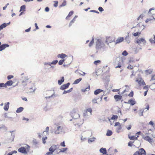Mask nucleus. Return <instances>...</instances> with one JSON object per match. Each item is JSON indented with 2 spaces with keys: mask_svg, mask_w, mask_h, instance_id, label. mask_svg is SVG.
Returning a JSON list of instances; mask_svg holds the SVG:
<instances>
[{
  "mask_svg": "<svg viewBox=\"0 0 155 155\" xmlns=\"http://www.w3.org/2000/svg\"><path fill=\"white\" fill-rule=\"evenodd\" d=\"M140 155V151H137L133 155Z\"/></svg>",
  "mask_w": 155,
  "mask_h": 155,
  "instance_id": "13d9d810",
  "label": "nucleus"
},
{
  "mask_svg": "<svg viewBox=\"0 0 155 155\" xmlns=\"http://www.w3.org/2000/svg\"><path fill=\"white\" fill-rule=\"evenodd\" d=\"M92 102L94 104L97 103V100L95 99H93L92 100Z\"/></svg>",
  "mask_w": 155,
  "mask_h": 155,
  "instance_id": "0e129e2a",
  "label": "nucleus"
},
{
  "mask_svg": "<svg viewBox=\"0 0 155 155\" xmlns=\"http://www.w3.org/2000/svg\"><path fill=\"white\" fill-rule=\"evenodd\" d=\"M98 9L101 12H102L104 10V9L101 7H99L98 8Z\"/></svg>",
  "mask_w": 155,
  "mask_h": 155,
  "instance_id": "bf43d9fd",
  "label": "nucleus"
},
{
  "mask_svg": "<svg viewBox=\"0 0 155 155\" xmlns=\"http://www.w3.org/2000/svg\"><path fill=\"white\" fill-rule=\"evenodd\" d=\"M72 89H73V88H71L70 89L68 90H67V91H64V92H63V94H66L67 93L70 92H71L72 91Z\"/></svg>",
  "mask_w": 155,
  "mask_h": 155,
  "instance_id": "473e14b6",
  "label": "nucleus"
},
{
  "mask_svg": "<svg viewBox=\"0 0 155 155\" xmlns=\"http://www.w3.org/2000/svg\"><path fill=\"white\" fill-rule=\"evenodd\" d=\"M2 87H6L5 84L3 83H0V88Z\"/></svg>",
  "mask_w": 155,
  "mask_h": 155,
  "instance_id": "603ef678",
  "label": "nucleus"
},
{
  "mask_svg": "<svg viewBox=\"0 0 155 155\" xmlns=\"http://www.w3.org/2000/svg\"><path fill=\"white\" fill-rule=\"evenodd\" d=\"M66 5V2L65 0H64L62 3L60 5V7H61L65 6Z\"/></svg>",
  "mask_w": 155,
  "mask_h": 155,
  "instance_id": "37998d69",
  "label": "nucleus"
},
{
  "mask_svg": "<svg viewBox=\"0 0 155 155\" xmlns=\"http://www.w3.org/2000/svg\"><path fill=\"white\" fill-rule=\"evenodd\" d=\"M125 103H126V102H125ZM136 102L135 101V100L134 99H130L128 101V102L127 103L130 104V105L132 106L136 104Z\"/></svg>",
  "mask_w": 155,
  "mask_h": 155,
  "instance_id": "4468645a",
  "label": "nucleus"
},
{
  "mask_svg": "<svg viewBox=\"0 0 155 155\" xmlns=\"http://www.w3.org/2000/svg\"><path fill=\"white\" fill-rule=\"evenodd\" d=\"M140 34V32H137L136 33H134L133 34V35L134 36L136 37V36H137L139 35Z\"/></svg>",
  "mask_w": 155,
  "mask_h": 155,
  "instance_id": "09e8293b",
  "label": "nucleus"
},
{
  "mask_svg": "<svg viewBox=\"0 0 155 155\" xmlns=\"http://www.w3.org/2000/svg\"><path fill=\"white\" fill-rule=\"evenodd\" d=\"M62 127H57L56 128H55V133L56 134H58L63 131Z\"/></svg>",
  "mask_w": 155,
  "mask_h": 155,
  "instance_id": "20e7f679",
  "label": "nucleus"
},
{
  "mask_svg": "<svg viewBox=\"0 0 155 155\" xmlns=\"http://www.w3.org/2000/svg\"><path fill=\"white\" fill-rule=\"evenodd\" d=\"M155 80V75H152L151 79V81H153L154 80Z\"/></svg>",
  "mask_w": 155,
  "mask_h": 155,
  "instance_id": "680f3d73",
  "label": "nucleus"
},
{
  "mask_svg": "<svg viewBox=\"0 0 155 155\" xmlns=\"http://www.w3.org/2000/svg\"><path fill=\"white\" fill-rule=\"evenodd\" d=\"M73 14V11H70L69 13L68 14V16L66 17V19L67 20H69V18Z\"/></svg>",
  "mask_w": 155,
  "mask_h": 155,
  "instance_id": "5701e85b",
  "label": "nucleus"
},
{
  "mask_svg": "<svg viewBox=\"0 0 155 155\" xmlns=\"http://www.w3.org/2000/svg\"><path fill=\"white\" fill-rule=\"evenodd\" d=\"M30 149V146L28 145H26L25 147H21L18 150V151L22 153L27 154V151H29Z\"/></svg>",
  "mask_w": 155,
  "mask_h": 155,
  "instance_id": "f257e3e1",
  "label": "nucleus"
},
{
  "mask_svg": "<svg viewBox=\"0 0 155 155\" xmlns=\"http://www.w3.org/2000/svg\"><path fill=\"white\" fill-rule=\"evenodd\" d=\"M146 105V109H147V110H149V105L148 104H147Z\"/></svg>",
  "mask_w": 155,
  "mask_h": 155,
  "instance_id": "774afa93",
  "label": "nucleus"
},
{
  "mask_svg": "<svg viewBox=\"0 0 155 155\" xmlns=\"http://www.w3.org/2000/svg\"><path fill=\"white\" fill-rule=\"evenodd\" d=\"M56 145H53L49 149V151H50L53 153V152L56 150Z\"/></svg>",
  "mask_w": 155,
  "mask_h": 155,
  "instance_id": "a211bd4d",
  "label": "nucleus"
},
{
  "mask_svg": "<svg viewBox=\"0 0 155 155\" xmlns=\"http://www.w3.org/2000/svg\"><path fill=\"white\" fill-rule=\"evenodd\" d=\"M9 102L5 104L4 107V110H5L6 111H7L8 110L9 108Z\"/></svg>",
  "mask_w": 155,
  "mask_h": 155,
  "instance_id": "412c9836",
  "label": "nucleus"
},
{
  "mask_svg": "<svg viewBox=\"0 0 155 155\" xmlns=\"http://www.w3.org/2000/svg\"><path fill=\"white\" fill-rule=\"evenodd\" d=\"M33 143L35 145L38 144V142H37V140L36 139H34L33 140Z\"/></svg>",
  "mask_w": 155,
  "mask_h": 155,
  "instance_id": "49530a36",
  "label": "nucleus"
},
{
  "mask_svg": "<svg viewBox=\"0 0 155 155\" xmlns=\"http://www.w3.org/2000/svg\"><path fill=\"white\" fill-rule=\"evenodd\" d=\"M53 153L51 152L50 151L49 152H47L46 154V155H51Z\"/></svg>",
  "mask_w": 155,
  "mask_h": 155,
  "instance_id": "69168bd1",
  "label": "nucleus"
},
{
  "mask_svg": "<svg viewBox=\"0 0 155 155\" xmlns=\"http://www.w3.org/2000/svg\"><path fill=\"white\" fill-rule=\"evenodd\" d=\"M145 71L146 74H148L152 73V71L150 70H146Z\"/></svg>",
  "mask_w": 155,
  "mask_h": 155,
  "instance_id": "c9c22d12",
  "label": "nucleus"
},
{
  "mask_svg": "<svg viewBox=\"0 0 155 155\" xmlns=\"http://www.w3.org/2000/svg\"><path fill=\"white\" fill-rule=\"evenodd\" d=\"M94 43V38H93L90 42L89 44V46H91Z\"/></svg>",
  "mask_w": 155,
  "mask_h": 155,
  "instance_id": "c03bdc74",
  "label": "nucleus"
},
{
  "mask_svg": "<svg viewBox=\"0 0 155 155\" xmlns=\"http://www.w3.org/2000/svg\"><path fill=\"white\" fill-rule=\"evenodd\" d=\"M129 138L131 140H135V136H130L129 135H128Z\"/></svg>",
  "mask_w": 155,
  "mask_h": 155,
  "instance_id": "ea45409f",
  "label": "nucleus"
},
{
  "mask_svg": "<svg viewBox=\"0 0 155 155\" xmlns=\"http://www.w3.org/2000/svg\"><path fill=\"white\" fill-rule=\"evenodd\" d=\"M114 98L116 101H118L122 98V97L121 95H116L114 96Z\"/></svg>",
  "mask_w": 155,
  "mask_h": 155,
  "instance_id": "2eb2a0df",
  "label": "nucleus"
},
{
  "mask_svg": "<svg viewBox=\"0 0 155 155\" xmlns=\"http://www.w3.org/2000/svg\"><path fill=\"white\" fill-rule=\"evenodd\" d=\"M101 62V61L100 60H98L97 61H95L94 62V64L96 65H97L98 64L100 63Z\"/></svg>",
  "mask_w": 155,
  "mask_h": 155,
  "instance_id": "79ce46f5",
  "label": "nucleus"
},
{
  "mask_svg": "<svg viewBox=\"0 0 155 155\" xmlns=\"http://www.w3.org/2000/svg\"><path fill=\"white\" fill-rule=\"evenodd\" d=\"M67 56V55L64 54H59L58 55V58H61L63 59L65 57Z\"/></svg>",
  "mask_w": 155,
  "mask_h": 155,
  "instance_id": "aec40b11",
  "label": "nucleus"
},
{
  "mask_svg": "<svg viewBox=\"0 0 155 155\" xmlns=\"http://www.w3.org/2000/svg\"><path fill=\"white\" fill-rule=\"evenodd\" d=\"M2 43L0 42V51H1L6 48L9 47V45L7 44H4L1 45Z\"/></svg>",
  "mask_w": 155,
  "mask_h": 155,
  "instance_id": "6e6552de",
  "label": "nucleus"
},
{
  "mask_svg": "<svg viewBox=\"0 0 155 155\" xmlns=\"http://www.w3.org/2000/svg\"><path fill=\"white\" fill-rule=\"evenodd\" d=\"M25 5H23L21 7L20 12H24L25 11Z\"/></svg>",
  "mask_w": 155,
  "mask_h": 155,
  "instance_id": "393cba45",
  "label": "nucleus"
},
{
  "mask_svg": "<svg viewBox=\"0 0 155 155\" xmlns=\"http://www.w3.org/2000/svg\"><path fill=\"white\" fill-rule=\"evenodd\" d=\"M127 68L129 69L132 70L133 69V67L130 64H129L127 67Z\"/></svg>",
  "mask_w": 155,
  "mask_h": 155,
  "instance_id": "6e6d98bb",
  "label": "nucleus"
},
{
  "mask_svg": "<svg viewBox=\"0 0 155 155\" xmlns=\"http://www.w3.org/2000/svg\"><path fill=\"white\" fill-rule=\"evenodd\" d=\"M120 123L118 122H116L114 126H120Z\"/></svg>",
  "mask_w": 155,
  "mask_h": 155,
  "instance_id": "338daca9",
  "label": "nucleus"
},
{
  "mask_svg": "<svg viewBox=\"0 0 155 155\" xmlns=\"http://www.w3.org/2000/svg\"><path fill=\"white\" fill-rule=\"evenodd\" d=\"M14 76L12 75H9L8 76L7 79L8 80H10V79L13 78Z\"/></svg>",
  "mask_w": 155,
  "mask_h": 155,
  "instance_id": "864d4df0",
  "label": "nucleus"
},
{
  "mask_svg": "<svg viewBox=\"0 0 155 155\" xmlns=\"http://www.w3.org/2000/svg\"><path fill=\"white\" fill-rule=\"evenodd\" d=\"M127 52L126 51H124L122 53V54L124 56H126L128 54Z\"/></svg>",
  "mask_w": 155,
  "mask_h": 155,
  "instance_id": "5fc2aeb1",
  "label": "nucleus"
},
{
  "mask_svg": "<svg viewBox=\"0 0 155 155\" xmlns=\"http://www.w3.org/2000/svg\"><path fill=\"white\" fill-rule=\"evenodd\" d=\"M95 138L93 137L92 138H91L90 139H88V142L89 143H90V142H93L95 140Z\"/></svg>",
  "mask_w": 155,
  "mask_h": 155,
  "instance_id": "7c9ffc66",
  "label": "nucleus"
},
{
  "mask_svg": "<svg viewBox=\"0 0 155 155\" xmlns=\"http://www.w3.org/2000/svg\"><path fill=\"white\" fill-rule=\"evenodd\" d=\"M132 74L130 75V77L132 78L133 76H134L135 75V74L134 73V71H132Z\"/></svg>",
  "mask_w": 155,
  "mask_h": 155,
  "instance_id": "e2e57ef3",
  "label": "nucleus"
},
{
  "mask_svg": "<svg viewBox=\"0 0 155 155\" xmlns=\"http://www.w3.org/2000/svg\"><path fill=\"white\" fill-rule=\"evenodd\" d=\"M58 62V61L57 60H54L52 61V62L51 63H48L47 64H48L49 65H51V64H56Z\"/></svg>",
  "mask_w": 155,
  "mask_h": 155,
  "instance_id": "c756f323",
  "label": "nucleus"
},
{
  "mask_svg": "<svg viewBox=\"0 0 155 155\" xmlns=\"http://www.w3.org/2000/svg\"><path fill=\"white\" fill-rule=\"evenodd\" d=\"M148 15L150 16L152 15L151 18H147L145 21L146 23H147L150 21H151L153 19H155L153 15H155V9L153 8H150L148 13Z\"/></svg>",
  "mask_w": 155,
  "mask_h": 155,
  "instance_id": "f03ea898",
  "label": "nucleus"
},
{
  "mask_svg": "<svg viewBox=\"0 0 155 155\" xmlns=\"http://www.w3.org/2000/svg\"><path fill=\"white\" fill-rule=\"evenodd\" d=\"M67 149H68V148H62L61 149L60 152H64L65 151H66L67 150Z\"/></svg>",
  "mask_w": 155,
  "mask_h": 155,
  "instance_id": "a18cd8bd",
  "label": "nucleus"
},
{
  "mask_svg": "<svg viewBox=\"0 0 155 155\" xmlns=\"http://www.w3.org/2000/svg\"><path fill=\"white\" fill-rule=\"evenodd\" d=\"M6 26V24L4 23L0 26V28L1 29H2L3 28L5 27Z\"/></svg>",
  "mask_w": 155,
  "mask_h": 155,
  "instance_id": "72a5a7b5",
  "label": "nucleus"
},
{
  "mask_svg": "<svg viewBox=\"0 0 155 155\" xmlns=\"http://www.w3.org/2000/svg\"><path fill=\"white\" fill-rule=\"evenodd\" d=\"M144 17V15L143 14H141L140 15V16L137 18V20H139L141 18V19H142Z\"/></svg>",
  "mask_w": 155,
  "mask_h": 155,
  "instance_id": "8fccbe9b",
  "label": "nucleus"
},
{
  "mask_svg": "<svg viewBox=\"0 0 155 155\" xmlns=\"http://www.w3.org/2000/svg\"><path fill=\"white\" fill-rule=\"evenodd\" d=\"M13 84V82L12 80H9L7 81L5 84V87H6L7 86H11Z\"/></svg>",
  "mask_w": 155,
  "mask_h": 155,
  "instance_id": "dca6fc26",
  "label": "nucleus"
},
{
  "mask_svg": "<svg viewBox=\"0 0 155 155\" xmlns=\"http://www.w3.org/2000/svg\"><path fill=\"white\" fill-rule=\"evenodd\" d=\"M103 91L102 90H101L100 89H98L95 90L94 92V94L95 95H97L98 94L100 93L101 92Z\"/></svg>",
  "mask_w": 155,
  "mask_h": 155,
  "instance_id": "4be33fe9",
  "label": "nucleus"
},
{
  "mask_svg": "<svg viewBox=\"0 0 155 155\" xmlns=\"http://www.w3.org/2000/svg\"><path fill=\"white\" fill-rule=\"evenodd\" d=\"M128 96L129 97H133L134 95V92L133 91H131L130 94H128Z\"/></svg>",
  "mask_w": 155,
  "mask_h": 155,
  "instance_id": "3c124183",
  "label": "nucleus"
},
{
  "mask_svg": "<svg viewBox=\"0 0 155 155\" xmlns=\"http://www.w3.org/2000/svg\"><path fill=\"white\" fill-rule=\"evenodd\" d=\"M142 138L145 140L148 141L150 143H151L153 142V139H152L150 138L148 136H145L144 135H143L142 136Z\"/></svg>",
  "mask_w": 155,
  "mask_h": 155,
  "instance_id": "423d86ee",
  "label": "nucleus"
},
{
  "mask_svg": "<svg viewBox=\"0 0 155 155\" xmlns=\"http://www.w3.org/2000/svg\"><path fill=\"white\" fill-rule=\"evenodd\" d=\"M58 2L57 1L54 2V7H56L58 6Z\"/></svg>",
  "mask_w": 155,
  "mask_h": 155,
  "instance_id": "052dcab7",
  "label": "nucleus"
},
{
  "mask_svg": "<svg viewBox=\"0 0 155 155\" xmlns=\"http://www.w3.org/2000/svg\"><path fill=\"white\" fill-rule=\"evenodd\" d=\"M153 38H150L149 41H150L152 44H154L155 43V36L154 35H153Z\"/></svg>",
  "mask_w": 155,
  "mask_h": 155,
  "instance_id": "bb28decb",
  "label": "nucleus"
},
{
  "mask_svg": "<svg viewBox=\"0 0 155 155\" xmlns=\"http://www.w3.org/2000/svg\"><path fill=\"white\" fill-rule=\"evenodd\" d=\"M101 40L100 39H98L96 42V48L97 49H98L101 48Z\"/></svg>",
  "mask_w": 155,
  "mask_h": 155,
  "instance_id": "39448f33",
  "label": "nucleus"
},
{
  "mask_svg": "<svg viewBox=\"0 0 155 155\" xmlns=\"http://www.w3.org/2000/svg\"><path fill=\"white\" fill-rule=\"evenodd\" d=\"M136 81L138 83V86L145 85L143 80L141 78H137L136 80Z\"/></svg>",
  "mask_w": 155,
  "mask_h": 155,
  "instance_id": "7ed1b4c3",
  "label": "nucleus"
},
{
  "mask_svg": "<svg viewBox=\"0 0 155 155\" xmlns=\"http://www.w3.org/2000/svg\"><path fill=\"white\" fill-rule=\"evenodd\" d=\"M88 112L90 113V114H91L92 110L91 108H89L87 109L86 110L84 111V112L83 113V116L85 117L87 115V113Z\"/></svg>",
  "mask_w": 155,
  "mask_h": 155,
  "instance_id": "9d476101",
  "label": "nucleus"
},
{
  "mask_svg": "<svg viewBox=\"0 0 155 155\" xmlns=\"http://www.w3.org/2000/svg\"><path fill=\"white\" fill-rule=\"evenodd\" d=\"M134 141L132 142V141H130L128 143V145L130 147H132V144L134 143Z\"/></svg>",
  "mask_w": 155,
  "mask_h": 155,
  "instance_id": "de8ad7c7",
  "label": "nucleus"
},
{
  "mask_svg": "<svg viewBox=\"0 0 155 155\" xmlns=\"http://www.w3.org/2000/svg\"><path fill=\"white\" fill-rule=\"evenodd\" d=\"M70 84V83H68L66 84H64L61 86L60 87V89L63 90L66 88H67L69 87Z\"/></svg>",
  "mask_w": 155,
  "mask_h": 155,
  "instance_id": "1a4fd4ad",
  "label": "nucleus"
},
{
  "mask_svg": "<svg viewBox=\"0 0 155 155\" xmlns=\"http://www.w3.org/2000/svg\"><path fill=\"white\" fill-rule=\"evenodd\" d=\"M118 118V116L116 115H113L112 117H111L110 120H117Z\"/></svg>",
  "mask_w": 155,
  "mask_h": 155,
  "instance_id": "f704fd0d",
  "label": "nucleus"
},
{
  "mask_svg": "<svg viewBox=\"0 0 155 155\" xmlns=\"http://www.w3.org/2000/svg\"><path fill=\"white\" fill-rule=\"evenodd\" d=\"M64 77H62L60 80H59L58 81V84L59 85L61 84L64 81Z\"/></svg>",
  "mask_w": 155,
  "mask_h": 155,
  "instance_id": "b1692460",
  "label": "nucleus"
},
{
  "mask_svg": "<svg viewBox=\"0 0 155 155\" xmlns=\"http://www.w3.org/2000/svg\"><path fill=\"white\" fill-rule=\"evenodd\" d=\"M113 41V38L110 37H107L106 42L108 44L112 42Z\"/></svg>",
  "mask_w": 155,
  "mask_h": 155,
  "instance_id": "9b49d317",
  "label": "nucleus"
},
{
  "mask_svg": "<svg viewBox=\"0 0 155 155\" xmlns=\"http://www.w3.org/2000/svg\"><path fill=\"white\" fill-rule=\"evenodd\" d=\"M146 42V41L144 39L142 38L138 39L136 41V43L138 44L139 45H140L142 43L145 44Z\"/></svg>",
  "mask_w": 155,
  "mask_h": 155,
  "instance_id": "0eeeda50",
  "label": "nucleus"
},
{
  "mask_svg": "<svg viewBox=\"0 0 155 155\" xmlns=\"http://www.w3.org/2000/svg\"><path fill=\"white\" fill-rule=\"evenodd\" d=\"M64 61V59H61L58 62V64L59 65H62L63 64Z\"/></svg>",
  "mask_w": 155,
  "mask_h": 155,
  "instance_id": "e433bc0d",
  "label": "nucleus"
},
{
  "mask_svg": "<svg viewBox=\"0 0 155 155\" xmlns=\"http://www.w3.org/2000/svg\"><path fill=\"white\" fill-rule=\"evenodd\" d=\"M81 80V78H80L78 79H77L74 82L73 84H78Z\"/></svg>",
  "mask_w": 155,
  "mask_h": 155,
  "instance_id": "c85d7f7f",
  "label": "nucleus"
},
{
  "mask_svg": "<svg viewBox=\"0 0 155 155\" xmlns=\"http://www.w3.org/2000/svg\"><path fill=\"white\" fill-rule=\"evenodd\" d=\"M100 152L103 154H106L107 153V151L105 148H101L100 150Z\"/></svg>",
  "mask_w": 155,
  "mask_h": 155,
  "instance_id": "6ab92c4d",
  "label": "nucleus"
},
{
  "mask_svg": "<svg viewBox=\"0 0 155 155\" xmlns=\"http://www.w3.org/2000/svg\"><path fill=\"white\" fill-rule=\"evenodd\" d=\"M112 134V131L110 130H108L106 133V135L107 136H111Z\"/></svg>",
  "mask_w": 155,
  "mask_h": 155,
  "instance_id": "cd10ccee",
  "label": "nucleus"
},
{
  "mask_svg": "<svg viewBox=\"0 0 155 155\" xmlns=\"http://www.w3.org/2000/svg\"><path fill=\"white\" fill-rule=\"evenodd\" d=\"M139 151H140V155H146V151L143 148H140Z\"/></svg>",
  "mask_w": 155,
  "mask_h": 155,
  "instance_id": "ddd939ff",
  "label": "nucleus"
},
{
  "mask_svg": "<svg viewBox=\"0 0 155 155\" xmlns=\"http://www.w3.org/2000/svg\"><path fill=\"white\" fill-rule=\"evenodd\" d=\"M116 130L117 132L119 133L123 131L122 129V127H117L116 128Z\"/></svg>",
  "mask_w": 155,
  "mask_h": 155,
  "instance_id": "f3484780",
  "label": "nucleus"
},
{
  "mask_svg": "<svg viewBox=\"0 0 155 155\" xmlns=\"http://www.w3.org/2000/svg\"><path fill=\"white\" fill-rule=\"evenodd\" d=\"M77 17V16H75L73 19L70 21L69 25H71L75 21V18Z\"/></svg>",
  "mask_w": 155,
  "mask_h": 155,
  "instance_id": "2f4dec72",
  "label": "nucleus"
},
{
  "mask_svg": "<svg viewBox=\"0 0 155 155\" xmlns=\"http://www.w3.org/2000/svg\"><path fill=\"white\" fill-rule=\"evenodd\" d=\"M90 90V86H89L88 87H86L85 89H82V91L83 92H85L86 91H88Z\"/></svg>",
  "mask_w": 155,
  "mask_h": 155,
  "instance_id": "4c0bfd02",
  "label": "nucleus"
},
{
  "mask_svg": "<svg viewBox=\"0 0 155 155\" xmlns=\"http://www.w3.org/2000/svg\"><path fill=\"white\" fill-rule=\"evenodd\" d=\"M124 40V38L123 37L118 38L116 41L115 44H117L122 42Z\"/></svg>",
  "mask_w": 155,
  "mask_h": 155,
  "instance_id": "f8f14e48",
  "label": "nucleus"
},
{
  "mask_svg": "<svg viewBox=\"0 0 155 155\" xmlns=\"http://www.w3.org/2000/svg\"><path fill=\"white\" fill-rule=\"evenodd\" d=\"M147 88H148L146 86H145L144 87H143V89H147V91H145V92H144V96H146L147 94V92L148 91Z\"/></svg>",
  "mask_w": 155,
  "mask_h": 155,
  "instance_id": "58836bf2",
  "label": "nucleus"
},
{
  "mask_svg": "<svg viewBox=\"0 0 155 155\" xmlns=\"http://www.w3.org/2000/svg\"><path fill=\"white\" fill-rule=\"evenodd\" d=\"M61 146L63 147H65V142L64 141H63V142L61 143L60 144Z\"/></svg>",
  "mask_w": 155,
  "mask_h": 155,
  "instance_id": "4d7b16f0",
  "label": "nucleus"
},
{
  "mask_svg": "<svg viewBox=\"0 0 155 155\" xmlns=\"http://www.w3.org/2000/svg\"><path fill=\"white\" fill-rule=\"evenodd\" d=\"M47 139V137H42V142L44 144H45L46 143V141L45 140L46 139Z\"/></svg>",
  "mask_w": 155,
  "mask_h": 155,
  "instance_id": "a19ab883",
  "label": "nucleus"
},
{
  "mask_svg": "<svg viewBox=\"0 0 155 155\" xmlns=\"http://www.w3.org/2000/svg\"><path fill=\"white\" fill-rule=\"evenodd\" d=\"M23 108L22 107H20L18 108L16 111V112L17 113H19L22 112L23 110Z\"/></svg>",
  "mask_w": 155,
  "mask_h": 155,
  "instance_id": "a878e982",
  "label": "nucleus"
}]
</instances>
